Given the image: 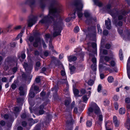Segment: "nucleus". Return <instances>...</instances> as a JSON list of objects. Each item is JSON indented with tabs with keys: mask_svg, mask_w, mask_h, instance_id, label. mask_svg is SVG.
<instances>
[{
	"mask_svg": "<svg viewBox=\"0 0 130 130\" xmlns=\"http://www.w3.org/2000/svg\"><path fill=\"white\" fill-rule=\"evenodd\" d=\"M72 81L73 83V89H75L76 87V83H75L73 80H72Z\"/></svg>",
	"mask_w": 130,
	"mask_h": 130,
	"instance_id": "obj_46",
	"label": "nucleus"
},
{
	"mask_svg": "<svg viewBox=\"0 0 130 130\" xmlns=\"http://www.w3.org/2000/svg\"><path fill=\"white\" fill-rule=\"evenodd\" d=\"M91 68L93 71H95L96 70V64H93L91 66Z\"/></svg>",
	"mask_w": 130,
	"mask_h": 130,
	"instance_id": "obj_40",
	"label": "nucleus"
},
{
	"mask_svg": "<svg viewBox=\"0 0 130 130\" xmlns=\"http://www.w3.org/2000/svg\"><path fill=\"white\" fill-rule=\"evenodd\" d=\"M96 74H91L90 75L91 79L89 80L87 83L90 86H92L94 83V82L95 80Z\"/></svg>",
	"mask_w": 130,
	"mask_h": 130,
	"instance_id": "obj_10",
	"label": "nucleus"
},
{
	"mask_svg": "<svg viewBox=\"0 0 130 130\" xmlns=\"http://www.w3.org/2000/svg\"><path fill=\"white\" fill-rule=\"evenodd\" d=\"M118 31L119 34L121 35V36L123 32V30L119 28L118 29Z\"/></svg>",
	"mask_w": 130,
	"mask_h": 130,
	"instance_id": "obj_59",
	"label": "nucleus"
},
{
	"mask_svg": "<svg viewBox=\"0 0 130 130\" xmlns=\"http://www.w3.org/2000/svg\"><path fill=\"white\" fill-rule=\"evenodd\" d=\"M88 51L91 52L89 54V58H90L92 57L91 60L93 64H96V59L94 56L95 54H96V44L94 42H89L88 43Z\"/></svg>",
	"mask_w": 130,
	"mask_h": 130,
	"instance_id": "obj_4",
	"label": "nucleus"
},
{
	"mask_svg": "<svg viewBox=\"0 0 130 130\" xmlns=\"http://www.w3.org/2000/svg\"><path fill=\"white\" fill-rule=\"evenodd\" d=\"M79 30V27L78 26L76 27L74 29V32L75 33H77L78 32Z\"/></svg>",
	"mask_w": 130,
	"mask_h": 130,
	"instance_id": "obj_51",
	"label": "nucleus"
},
{
	"mask_svg": "<svg viewBox=\"0 0 130 130\" xmlns=\"http://www.w3.org/2000/svg\"><path fill=\"white\" fill-rule=\"evenodd\" d=\"M109 103V102L108 100H106L104 101V104L105 106H106L108 105Z\"/></svg>",
	"mask_w": 130,
	"mask_h": 130,
	"instance_id": "obj_48",
	"label": "nucleus"
},
{
	"mask_svg": "<svg viewBox=\"0 0 130 130\" xmlns=\"http://www.w3.org/2000/svg\"><path fill=\"white\" fill-rule=\"evenodd\" d=\"M29 95L30 98H32L35 96V93L33 91L32 88L30 90Z\"/></svg>",
	"mask_w": 130,
	"mask_h": 130,
	"instance_id": "obj_18",
	"label": "nucleus"
},
{
	"mask_svg": "<svg viewBox=\"0 0 130 130\" xmlns=\"http://www.w3.org/2000/svg\"><path fill=\"white\" fill-rule=\"evenodd\" d=\"M105 24L106 28L108 29H111V20L108 18L107 20L105 21Z\"/></svg>",
	"mask_w": 130,
	"mask_h": 130,
	"instance_id": "obj_13",
	"label": "nucleus"
},
{
	"mask_svg": "<svg viewBox=\"0 0 130 130\" xmlns=\"http://www.w3.org/2000/svg\"><path fill=\"white\" fill-rule=\"evenodd\" d=\"M45 0H38L37 2H36L35 0H26L25 3L29 5L32 8L37 4L39 5L42 8H43L45 6Z\"/></svg>",
	"mask_w": 130,
	"mask_h": 130,
	"instance_id": "obj_5",
	"label": "nucleus"
},
{
	"mask_svg": "<svg viewBox=\"0 0 130 130\" xmlns=\"http://www.w3.org/2000/svg\"><path fill=\"white\" fill-rule=\"evenodd\" d=\"M49 13L48 15L44 16L43 13L40 14L39 17H44L39 23L46 24L50 21L53 22L52 25L54 31L53 36L56 37L61 35V31L64 26L62 20L59 13L62 11L61 5L56 0H52L49 7Z\"/></svg>",
	"mask_w": 130,
	"mask_h": 130,
	"instance_id": "obj_1",
	"label": "nucleus"
},
{
	"mask_svg": "<svg viewBox=\"0 0 130 130\" xmlns=\"http://www.w3.org/2000/svg\"><path fill=\"white\" fill-rule=\"evenodd\" d=\"M113 122L115 126L118 127L119 125V122H118L117 117L116 116H114L113 117Z\"/></svg>",
	"mask_w": 130,
	"mask_h": 130,
	"instance_id": "obj_15",
	"label": "nucleus"
},
{
	"mask_svg": "<svg viewBox=\"0 0 130 130\" xmlns=\"http://www.w3.org/2000/svg\"><path fill=\"white\" fill-rule=\"evenodd\" d=\"M23 99L22 97H18L17 98V101L18 104H23Z\"/></svg>",
	"mask_w": 130,
	"mask_h": 130,
	"instance_id": "obj_22",
	"label": "nucleus"
},
{
	"mask_svg": "<svg viewBox=\"0 0 130 130\" xmlns=\"http://www.w3.org/2000/svg\"><path fill=\"white\" fill-rule=\"evenodd\" d=\"M84 14L85 17L87 18V20L86 21V23L89 24L88 22H89V20L90 19H91V20L92 19V17L90 16V13L87 11H85Z\"/></svg>",
	"mask_w": 130,
	"mask_h": 130,
	"instance_id": "obj_14",
	"label": "nucleus"
},
{
	"mask_svg": "<svg viewBox=\"0 0 130 130\" xmlns=\"http://www.w3.org/2000/svg\"><path fill=\"white\" fill-rule=\"evenodd\" d=\"M68 61L70 62L72 61H76L77 59V57L75 56L71 55L68 57Z\"/></svg>",
	"mask_w": 130,
	"mask_h": 130,
	"instance_id": "obj_16",
	"label": "nucleus"
},
{
	"mask_svg": "<svg viewBox=\"0 0 130 130\" xmlns=\"http://www.w3.org/2000/svg\"><path fill=\"white\" fill-rule=\"evenodd\" d=\"M74 94L75 96H80L82 95H78L79 93V91L77 89H73Z\"/></svg>",
	"mask_w": 130,
	"mask_h": 130,
	"instance_id": "obj_19",
	"label": "nucleus"
},
{
	"mask_svg": "<svg viewBox=\"0 0 130 130\" xmlns=\"http://www.w3.org/2000/svg\"><path fill=\"white\" fill-rule=\"evenodd\" d=\"M42 39L40 37H38L35 39V41L37 42H40L41 41L42 42Z\"/></svg>",
	"mask_w": 130,
	"mask_h": 130,
	"instance_id": "obj_47",
	"label": "nucleus"
},
{
	"mask_svg": "<svg viewBox=\"0 0 130 130\" xmlns=\"http://www.w3.org/2000/svg\"><path fill=\"white\" fill-rule=\"evenodd\" d=\"M32 76V75H30L29 74H22L21 79L23 81H26L29 80V81H30Z\"/></svg>",
	"mask_w": 130,
	"mask_h": 130,
	"instance_id": "obj_9",
	"label": "nucleus"
},
{
	"mask_svg": "<svg viewBox=\"0 0 130 130\" xmlns=\"http://www.w3.org/2000/svg\"><path fill=\"white\" fill-rule=\"evenodd\" d=\"M104 59L107 62H108L110 59V57L107 56H104Z\"/></svg>",
	"mask_w": 130,
	"mask_h": 130,
	"instance_id": "obj_49",
	"label": "nucleus"
},
{
	"mask_svg": "<svg viewBox=\"0 0 130 130\" xmlns=\"http://www.w3.org/2000/svg\"><path fill=\"white\" fill-rule=\"evenodd\" d=\"M48 101L46 102H44L42 104L40 105L39 107V108L40 109L43 110L44 106L47 104V102Z\"/></svg>",
	"mask_w": 130,
	"mask_h": 130,
	"instance_id": "obj_26",
	"label": "nucleus"
},
{
	"mask_svg": "<svg viewBox=\"0 0 130 130\" xmlns=\"http://www.w3.org/2000/svg\"><path fill=\"white\" fill-rule=\"evenodd\" d=\"M27 125V122L25 121H23L22 122V125L23 127H26Z\"/></svg>",
	"mask_w": 130,
	"mask_h": 130,
	"instance_id": "obj_56",
	"label": "nucleus"
},
{
	"mask_svg": "<svg viewBox=\"0 0 130 130\" xmlns=\"http://www.w3.org/2000/svg\"><path fill=\"white\" fill-rule=\"evenodd\" d=\"M75 52L77 53V55H79L82 60H83V56L84 55V52H81V49L80 48H78L75 50Z\"/></svg>",
	"mask_w": 130,
	"mask_h": 130,
	"instance_id": "obj_12",
	"label": "nucleus"
},
{
	"mask_svg": "<svg viewBox=\"0 0 130 130\" xmlns=\"http://www.w3.org/2000/svg\"><path fill=\"white\" fill-rule=\"evenodd\" d=\"M108 31L106 30H104L103 32V34L104 35H107L108 34Z\"/></svg>",
	"mask_w": 130,
	"mask_h": 130,
	"instance_id": "obj_60",
	"label": "nucleus"
},
{
	"mask_svg": "<svg viewBox=\"0 0 130 130\" xmlns=\"http://www.w3.org/2000/svg\"><path fill=\"white\" fill-rule=\"evenodd\" d=\"M64 94L65 95L68 96H69V95L70 93L68 88H67L66 89H64Z\"/></svg>",
	"mask_w": 130,
	"mask_h": 130,
	"instance_id": "obj_30",
	"label": "nucleus"
},
{
	"mask_svg": "<svg viewBox=\"0 0 130 130\" xmlns=\"http://www.w3.org/2000/svg\"><path fill=\"white\" fill-rule=\"evenodd\" d=\"M97 29L98 32L99 34H101L102 33V30L100 27V26L99 24H97Z\"/></svg>",
	"mask_w": 130,
	"mask_h": 130,
	"instance_id": "obj_34",
	"label": "nucleus"
},
{
	"mask_svg": "<svg viewBox=\"0 0 130 130\" xmlns=\"http://www.w3.org/2000/svg\"><path fill=\"white\" fill-rule=\"evenodd\" d=\"M51 36L50 35L48 34H46L45 35V40L46 42H47L48 41V39L49 38H51Z\"/></svg>",
	"mask_w": 130,
	"mask_h": 130,
	"instance_id": "obj_28",
	"label": "nucleus"
},
{
	"mask_svg": "<svg viewBox=\"0 0 130 130\" xmlns=\"http://www.w3.org/2000/svg\"><path fill=\"white\" fill-rule=\"evenodd\" d=\"M76 68L73 66H71L70 68V69L71 72L74 71L75 70Z\"/></svg>",
	"mask_w": 130,
	"mask_h": 130,
	"instance_id": "obj_45",
	"label": "nucleus"
},
{
	"mask_svg": "<svg viewBox=\"0 0 130 130\" xmlns=\"http://www.w3.org/2000/svg\"><path fill=\"white\" fill-rule=\"evenodd\" d=\"M93 1L95 5L99 7H101L103 5L102 3L101 2H99L98 0H93Z\"/></svg>",
	"mask_w": 130,
	"mask_h": 130,
	"instance_id": "obj_21",
	"label": "nucleus"
},
{
	"mask_svg": "<svg viewBox=\"0 0 130 130\" xmlns=\"http://www.w3.org/2000/svg\"><path fill=\"white\" fill-rule=\"evenodd\" d=\"M38 17L31 14L29 16V18L28 20V26L31 27L34 24L37 20Z\"/></svg>",
	"mask_w": 130,
	"mask_h": 130,
	"instance_id": "obj_7",
	"label": "nucleus"
},
{
	"mask_svg": "<svg viewBox=\"0 0 130 130\" xmlns=\"http://www.w3.org/2000/svg\"><path fill=\"white\" fill-rule=\"evenodd\" d=\"M90 107L88 109L87 112L88 116L93 117V112L98 116V121L96 122V123L101 125L103 120V116L101 114L102 112L100 108L94 102H92L90 105Z\"/></svg>",
	"mask_w": 130,
	"mask_h": 130,
	"instance_id": "obj_3",
	"label": "nucleus"
},
{
	"mask_svg": "<svg viewBox=\"0 0 130 130\" xmlns=\"http://www.w3.org/2000/svg\"><path fill=\"white\" fill-rule=\"evenodd\" d=\"M102 94L104 96H107L108 94V93L107 91L105 89L103 90L102 91Z\"/></svg>",
	"mask_w": 130,
	"mask_h": 130,
	"instance_id": "obj_42",
	"label": "nucleus"
},
{
	"mask_svg": "<svg viewBox=\"0 0 130 130\" xmlns=\"http://www.w3.org/2000/svg\"><path fill=\"white\" fill-rule=\"evenodd\" d=\"M38 121V119H36L34 120H33L31 122V124H33L35 123H36Z\"/></svg>",
	"mask_w": 130,
	"mask_h": 130,
	"instance_id": "obj_57",
	"label": "nucleus"
},
{
	"mask_svg": "<svg viewBox=\"0 0 130 130\" xmlns=\"http://www.w3.org/2000/svg\"><path fill=\"white\" fill-rule=\"evenodd\" d=\"M34 86V90L36 91H38V92H39L40 91V90H39V87L36 85H35L33 84L31 88H32V87Z\"/></svg>",
	"mask_w": 130,
	"mask_h": 130,
	"instance_id": "obj_31",
	"label": "nucleus"
},
{
	"mask_svg": "<svg viewBox=\"0 0 130 130\" xmlns=\"http://www.w3.org/2000/svg\"><path fill=\"white\" fill-rule=\"evenodd\" d=\"M80 92L82 94V95L83 94H84L86 92V91L84 89H81L80 90Z\"/></svg>",
	"mask_w": 130,
	"mask_h": 130,
	"instance_id": "obj_53",
	"label": "nucleus"
},
{
	"mask_svg": "<svg viewBox=\"0 0 130 130\" xmlns=\"http://www.w3.org/2000/svg\"><path fill=\"white\" fill-rule=\"evenodd\" d=\"M13 110L16 112H17L20 111L19 107V106L14 107L13 108Z\"/></svg>",
	"mask_w": 130,
	"mask_h": 130,
	"instance_id": "obj_33",
	"label": "nucleus"
},
{
	"mask_svg": "<svg viewBox=\"0 0 130 130\" xmlns=\"http://www.w3.org/2000/svg\"><path fill=\"white\" fill-rule=\"evenodd\" d=\"M23 65L26 70L31 71L32 69V66H28L27 63H25Z\"/></svg>",
	"mask_w": 130,
	"mask_h": 130,
	"instance_id": "obj_17",
	"label": "nucleus"
},
{
	"mask_svg": "<svg viewBox=\"0 0 130 130\" xmlns=\"http://www.w3.org/2000/svg\"><path fill=\"white\" fill-rule=\"evenodd\" d=\"M125 125L127 126L128 129V130H130V119H128Z\"/></svg>",
	"mask_w": 130,
	"mask_h": 130,
	"instance_id": "obj_32",
	"label": "nucleus"
},
{
	"mask_svg": "<svg viewBox=\"0 0 130 130\" xmlns=\"http://www.w3.org/2000/svg\"><path fill=\"white\" fill-rule=\"evenodd\" d=\"M71 102V99L68 98L67 100H65L64 101V105L66 107H68Z\"/></svg>",
	"mask_w": 130,
	"mask_h": 130,
	"instance_id": "obj_20",
	"label": "nucleus"
},
{
	"mask_svg": "<svg viewBox=\"0 0 130 130\" xmlns=\"http://www.w3.org/2000/svg\"><path fill=\"white\" fill-rule=\"evenodd\" d=\"M113 78L112 76H109L107 78L108 81L109 83H112L113 81Z\"/></svg>",
	"mask_w": 130,
	"mask_h": 130,
	"instance_id": "obj_35",
	"label": "nucleus"
},
{
	"mask_svg": "<svg viewBox=\"0 0 130 130\" xmlns=\"http://www.w3.org/2000/svg\"><path fill=\"white\" fill-rule=\"evenodd\" d=\"M44 111L42 109H40L39 110V113L40 115H43L44 112Z\"/></svg>",
	"mask_w": 130,
	"mask_h": 130,
	"instance_id": "obj_61",
	"label": "nucleus"
},
{
	"mask_svg": "<svg viewBox=\"0 0 130 130\" xmlns=\"http://www.w3.org/2000/svg\"><path fill=\"white\" fill-rule=\"evenodd\" d=\"M11 87L14 90L16 88L17 86L15 84L13 83L12 84Z\"/></svg>",
	"mask_w": 130,
	"mask_h": 130,
	"instance_id": "obj_54",
	"label": "nucleus"
},
{
	"mask_svg": "<svg viewBox=\"0 0 130 130\" xmlns=\"http://www.w3.org/2000/svg\"><path fill=\"white\" fill-rule=\"evenodd\" d=\"M111 4H108L105 7L106 10L112 17L113 19V23L116 25L121 26L123 25L122 22L120 20L124 19L127 17L126 15L129 12H127L125 10L119 11L116 8L110 10L111 8Z\"/></svg>",
	"mask_w": 130,
	"mask_h": 130,
	"instance_id": "obj_2",
	"label": "nucleus"
},
{
	"mask_svg": "<svg viewBox=\"0 0 130 130\" xmlns=\"http://www.w3.org/2000/svg\"><path fill=\"white\" fill-rule=\"evenodd\" d=\"M32 98H30L29 97L28 98V100L29 104L30 105L32 106L33 105L32 104Z\"/></svg>",
	"mask_w": 130,
	"mask_h": 130,
	"instance_id": "obj_58",
	"label": "nucleus"
},
{
	"mask_svg": "<svg viewBox=\"0 0 130 130\" xmlns=\"http://www.w3.org/2000/svg\"><path fill=\"white\" fill-rule=\"evenodd\" d=\"M110 56V59H113V60H115V59L114 57V55L113 53L111 51L110 52V54L109 55Z\"/></svg>",
	"mask_w": 130,
	"mask_h": 130,
	"instance_id": "obj_37",
	"label": "nucleus"
},
{
	"mask_svg": "<svg viewBox=\"0 0 130 130\" xmlns=\"http://www.w3.org/2000/svg\"><path fill=\"white\" fill-rule=\"evenodd\" d=\"M74 5L76 7L75 10L77 11V13L78 17L80 18H81L83 14L81 11L83 7V4L82 0H76L74 3Z\"/></svg>",
	"mask_w": 130,
	"mask_h": 130,
	"instance_id": "obj_6",
	"label": "nucleus"
},
{
	"mask_svg": "<svg viewBox=\"0 0 130 130\" xmlns=\"http://www.w3.org/2000/svg\"><path fill=\"white\" fill-rule=\"evenodd\" d=\"M127 73H130V66L127 64Z\"/></svg>",
	"mask_w": 130,
	"mask_h": 130,
	"instance_id": "obj_55",
	"label": "nucleus"
},
{
	"mask_svg": "<svg viewBox=\"0 0 130 130\" xmlns=\"http://www.w3.org/2000/svg\"><path fill=\"white\" fill-rule=\"evenodd\" d=\"M76 10H74L73 13L72 14H71L70 15L71 18V19L73 18L74 19L75 18V13Z\"/></svg>",
	"mask_w": 130,
	"mask_h": 130,
	"instance_id": "obj_43",
	"label": "nucleus"
},
{
	"mask_svg": "<svg viewBox=\"0 0 130 130\" xmlns=\"http://www.w3.org/2000/svg\"><path fill=\"white\" fill-rule=\"evenodd\" d=\"M82 98L83 102L85 103H86V102L88 99L87 95H84L83 97Z\"/></svg>",
	"mask_w": 130,
	"mask_h": 130,
	"instance_id": "obj_38",
	"label": "nucleus"
},
{
	"mask_svg": "<svg viewBox=\"0 0 130 130\" xmlns=\"http://www.w3.org/2000/svg\"><path fill=\"white\" fill-rule=\"evenodd\" d=\"M108 122L107 121L105 122V125L106 130H111L110 128H109V125L108 124Z\"/></svg>",
	"mask_w": 130,
	"mask_h": 130,
	"instance_id": "obj_41",
	"label": "nucleus"
},
{
	"mask_svg": "<svg viewBox=\"0 0 130 130\" xmlns=\"http://www.w3.org/2000/svg\"><path fill=\"white\" fill-rule=\"evenodd\" d=\"M5 124V122L3 120H2L0 122V124L2 126H4Z\"/></svg>",
	"mask_w": 130,
	"mask_h": 130,
	"instance_id": "obj_62",
	"label": "nucleus"
},
{
	"mask_svg": "<svg viewBox=\"0 0 130 130\" xmlns=\"http://www.w3.org/2000/svg\"><path fill=\"white\" fill-rule=\"evenodd\" d=\"M114 105L115 109L116 110H118V109L119 106L118 103L117 102H115L114 104Z\"/></svg>",
	"mask_w": 130,
	"mask_h": 130,
	"instance_id": "obj_52",
	"label": "nucleus"
},
{
	"mask_svg": "<svg viewBox=\"0 0 130 130\" xmlns=\"http://www.w3.org/2000/svg\"><path fill=\"white\" fill-rule=\"evenodd\" d=\"M40 63L39 61H38L36 62V65L35 67V70H38V69L39 68L40 66Z\"/></svg>",
	"mask_w": 130,
	"mask_h": 130,
	"instance_id": "obj_27",
	"label": "nucleus"
},
{
	"mask_svg": "<svg viewBox=\"0 0 130 130\" xmlns=\"http://www.w3.org/2000/svg\"><path fill=\"white\" fill-rule=\"evenodd\" d=\"M30 117V115L28 113L26 114L25 113H23L21 115V117L22 119H24L27 117L29 118Z\"/></svg>",
	"mask_w": 130,
	"mask_h": 130,
	"instance_id": "obj_24",
	"label": "nucleus"
},
{
	"mask_svg": "<svg viewBox=\"0 0 130 130\" xmlns=\"http://www.w3.org/2000/svg\"><path fill=\"white\" fill-rule=\"evenodd\" d=\"M75 106V102L74 101L72 102V103L71 104L70 108L71 109H72L74 108Z\"/></svg>",
	"mask_w": 130,
	"mask_h": 130,
	"instance_id": "obj_50",
	"label": "nucleus"
},
{
	"mask_svg": "<svg viewBox=\"0 0 130 130\" xmlns=\"http://www.w3.org/2000/svg\"><path fill=\"white\" fill-rule=\"evenodd\" d=\"M66 74H61L60 77L61 80L60 82L62 84H66V86L68 87L69 85L67 81V77Z\"/></svg>",
	"mask_w": 130,
	"mask_h": 130,
	"instance_id": "obj_11",
	"label": "nucleus"
},
{
	"mask_svg": "<svg viewBox=\"0 0 130 130\" xmlns=\"http://www.w3.org/2000/svg\"><path fill=\"white\" fill-rule=\"evenodd\" d=\"M125 102L126 103H129L130 102V99L128 98H126L125 99Z\"/></svg>",
	"mask_w": 130,
	"mask_h": 130,
	"instance_id": "obj_64",
	"label": "nucleus"
},
{
	"mask_svg": "<svg viewBox=\"0 0 130 130\" xmlns=\"http://www.w3.org/2000/svg\"><path fill=\"white\" fill-rule=\"evenodd\" d=\"M110 65H108L110 66H111L112 67H114L115 66L116 64L115 60H112L110 63Z\"/></svg>",
	"mask_w": 130,
	"mask_h": 130,
	"instance_id": "obj_36",
	"label": "nucleus"
},
{
	"mask_svg": "<svg viewBox=\"0 0 130 130\" xmlns=\"http://www.w3.org/2000/svg\"><path fill=\"white\" fill-rule=\"evenodd\" d=\"M119 112L121 114H123L125 113V109L124 108H121L119 110Z\"/></svg>",
	"mask_w": 130,
	"mask_h": 130,
	"instance_id": "obj_29",
	"label": "nucleus"
},
{
	"mask_svg": "<svg viewBox=\"0 0 130 130\" xmlns=\"http://www.w3.org/2000/svg\"><path fill=\"white\" fill-rule=\"evenodd\" d=\"M35 80L36 83H39L40 82V79L39 77H37L36 78Z\"/></svg>",
	"mask_w": 130,
	"mask_h": 130,
	"instance_id": "obj_63",
	"label": "nucleus"
},
{
	"mask_svg": "<svg viewBox=\"0 0 130 130\" xmlns=\"http://www.w3.org/2000/svg\"><path fill=\"white\" fill-rule=\"evenodd\" d=\"M86 126L87 127H90L92 125V121L90 120H87L86 123Z\"/></svg>",
	"mask_w": 130,
	"mask_h": 130,
	"instance_id": "obj_25",
	"label": "nucleus"
},
{
	"mask_svg": "<svg viewBox=\"0 0 130 130\" xmlns=\"http://www.w3.org/2000/svg\"><path fill=\"white\" fill-rule=\"evenodd\" d=\"M102 86L101 84H99L98 85L97 88V91L99 93H100L102 90Z\"/></svg>",
	"mask_w": 130,
	"mask_h": 130,
	"instance_id": "obj_39",
	"label": "nucleus"
},
{
	"mask_svg": "<svg viewBox=\"0 0 130 130\" xmlns=\"http://www.w3.org/2000/svg\"><path fill=\"white\" fill-rule=\"evenodd\" d=\"M119 55L120 60H123V55L122 50L121 49H120L119 50Z\"/></svg>",
	"mask_w": 130,
	"mask_h": 130,
	"instance_id": "obj_23",
	"label": "nucleus"
},
{
	"mask_svg": "<svg viewBox=\"0 0 130 130\" xmlns=\"http://www.w3.org/2000/svg\"><path fill=\"white\" fill-rule=\"evenodd\" d=\"M42 43L43 47L44 48H46L47 47V46L43 39H42Z\"/></svg>",
	"mask_w": 130,
	"mask_h": 130,
	"instance_id": "obj_44",
	"label": "nucleus"
},
{
	"mask_svg": "<svg viewBox=\"0 0 130 130\" xmlns=\"http://www.w3.org/2000/svg\"><path fill=\"white\" fill-rule=\"evenodd\" d=\"M12 61L11 58L8 57L6 58L5 61V64L3 65L4 69L5 70H7L9 68V65Z\"/></svg>",
	"mask_w": 130,
	"mask_h": 130,
	"instance_id": "obj_8",
	"label": "nucleus"
}]
</instances>
